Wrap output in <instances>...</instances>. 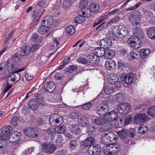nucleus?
Wrapping results in <instances>:
<instances>
[{"label":"nucleus","mask_w":155,"mask_h":155,"mask_svg":"<svg viewBox=\"0 0 155 155\" xmlns=\"http://www.w3.org/2000/svg\"><path fill=\"white\" fill-rule=\"evenodd\" d=\"M114 31H110L108 32L109 38H107L102 40L100 42V45L101 47H97L95 48H113V44L111 39L115 40L117 37V34H116V32L114 30Z\"/></svg>","instance_id":"1"},{"label":"nucleus","mask_w":155,"mask_h":155,"mask_svg":"<svg viewBox=\"0 0 155 155\" xmlns=\"http://www.w3.org/2000/svg\"><path fill=\"white\" fill-rule=\"evenodd\" d=\"M120 78L121 80L124 81L125 83L128 84L135 83L137 80L135 74L133 73L127 74L123 73L120 76Z\"/></svg>","instance_id":"2"},{"label":"nucleus","mask_w":155,"mask_h":155,"mask_svg":"<svg viewBox=\"0 0 155 155\" xmlns=\"http://www.w3.org/2000/svg\"><path fill=\"white\" fill-rule=\"evenodd\" d=\"M101 150L100 145L94 144L88 148L87 153L89 155H100Z\"/></svg>","instance_id":"3"},{"label":"nucleus","mask_w":155,"mask_h":155,"mask_svg":"<svg viewBox=\"0 0 155 155\" xmlns=\"http://www.w3.org/2000/svg\"><path fill=\"white\" fill-rule=\"evenodd\" d=\"M42 148L43 152L48 154H50L53 153L56 149V147L53 144L44 142L42 144Z\"/></svg>","instance_id":"4"},{"label":"nucleus","mask_w":155,"mask_h":155,"mask_svg":"<svg viewBox=\"0 0 155 155\" xmlns=\"http://www.w3.org/2000/svg\"><path fill=\"white\" fill-rule=\"evenodd\" d=\"M130 107L129 103L124 102L121 105H118L117 107V110L121 114H125L130 110Z\"/></svg>","instance_id":"5"},{"label":"nucleus","mask_w":155,"mask_h":155,"mask_svg":"<svg viewBox=\"0 0 155 155\" xmlns=\"http://www.w3.org/2000/svg\"><path fill=\"white\" fill-rule=\"evenodd\" d=\"M148 117L146 114L141 113L137 114L134 118V121L137 124L144 123L148 120Z\"/></svg>","instance_id":"6"},{"label":"nucleus","mask_w":155,"mask_h":155,"mask_svg":"<svg viewBox=\"0 0 155 155\" xmlns=\"http://www.w3.org/2000/svg\"><path fill=\"white\" fill-rule=\"evenodd\" d=\"M116 30V34L120 36L121 38L124 37L128 33L127 28L122 25H119L116 26L114 31Z\"/></svg>","instance_id":"7"},{"label":"nucleus","mask_w":155,"mask_h":155,"mask_svg":"<svg viewBox=\"0 0 155 155\" xmlns=\"http://www.w3.org/2000/svg\"><path fill=\"white\" fill-rule=\"evenodd\" d=\"M109 110V108L107 104H101L97 107L96 112L98 115L103 116H105Z\"/></svg>","instance_id":"8"},{"label":"nucleus","mask_w":155,"mask_h":155,"mask_svg":"<svg viewBox=\"0 0 155 155\" xmlns=\"http://www.w3.org/2000/svg\"><path fill=\"white\" fill-rule=\"evenodd\" d=\"M140 42V40L134 35L131 36L128 38L127 42L130 47L133 48H139L140 47V44H137V41Z\"/></svg>","instance_id":"9"},{"label":"nucleus","mask_w":155,"mask_h":155,"mask_svg":"<svg viewBox=\"0 0 155 155\" xmlns=\"http://www.w3.org/2000/svg\"><path fill=\"white\" fill-rule=\"evenodd\" d=\"M130 22L133 25H137L140 23V18L139 14H134L129 15Z\"/></svg>","instance_id":"10"},{"label":"nucleus","mask_w":155,"mask_h":155,"mask_svg":"<svg viewBox=\"0 0 155 155\" xmlns=\"http://www.w3.org/2000/svg\"><path fill=\"white\" fill-rule=\"evenodd\" d=\"M49 121L51 125L54 127L63 123V117L62 116L58 115L55 118L50 117L49 118Z\"/></svg>","instance_id":"11"},{"label":"nucleus","mask_w":155,"mask_h":155,"mask_svg":"<svg viewBox=\"0 0 155 155\" xmlns=\"http://www.w3.org/2000/svg\"><path fill=\"white\" fill-rule=\"evenodd\" d=\"M25 134L28 137L35 138L38 134V132L36 129L32 128H27L25 130Z\"/></svg>","instance_id":"12"},{"label":"nucleus","mask_w":155,"mask_h":155,"mask_svg":"<svg viewBox=\"0 0 155 155\" xmlns=\"http://www.w3.org/2000/svg\"><path fill=\"white\" fill-rule=\"evenodd\" d=\"M118 117V114L115 111L112 110L107 112L105 116V118L108 121H112L115 120Z\"/></svg>","instance_id":"13"},{"label":"nucleus","mask_w":155,"mask_h":155,"mask_svg":"<svg viewBox=\"0 0 155 155\" xmlns=\"http://www.w3.org/2000/svg\"><path fill=\"white\" fill-rule=\"evenodd\" d=\"M133 35L140 40L145 36V34L143 31L140 28L136 27L133 29Z\"/></svg>","instance_id":"14"},{"label":"nucleus","mask_w":155,"mask_h":155,"mask_svg":"<svg viewBox=\"0 0 155 155\" xmlns=\"http://www.w3.org/2000/svg\"><path fill=\"white\" fill-rule=\"evenodd\" d=\"M21 137V132L16 131L12 133L9 137L8 141L9 142L14 143L18 141Z\"/></svg>","instance_id":"15"},{"label":"nucleus","mask_w":155,"mask_h":155,"mask_svg":"<svg viewBox=\"0 0 155 155\" xmlns=\"http://www.w3.org/2000/svg\"><path fill=\"white\" fill-rule=\"evenodd\" d=\"M95 143L94 139V137H90L87 138L85 140L82 141V145L85 147L88 148L92 146Z\"/></svg>","instance_id":"16"},{"label":"nucleus","mask_w":155,"mask_h":155,"mask_svg":"<svg viewBox=\"0 0 155 155\" xmlns=\"http://www.w3.org/2000/svg\"><path fill=\"white\" fill-rule=\"evenodd\" d=\"M53 23V19L52 17L50 16H47L45 17L41 22V25L48 27L49 28Z\"/></svg>","instance_id":"17"},{"label":"nucleus","mask_w":155,"mask_h":155,"mask_svg":"<svg viewBox=\"0 0 155 155\" xmlns=\"http://www.w3.org/2000/svg\"><path fill=\"white\" fill-rule=\"evenodd\" d=\"M119 80L118 76L116 74H113L110 75V77L107 79V82L111 84H115Z\"/></svg>","instance_id":"18"},{"label":"nucleus","mask_w":155,"mask_h":155,"mask_svg":"<svg viewBox=\"0 0 155 155\" xmlns=\"http://www.w3.org/2000/svg\"><path fill=\"white\" fill-rule=\"evenodd\" d=\"M116 64L114 61L112 59L107 60L106 62L105 67L108 70H110L115 67Z\"/></svg>","instance_id":"19"},{"label":"nucleus","mask_w":155,"mask_h":155,"mask_svg":"<svg viewBox=\"0 0 155 155\" xmlns=\"http://www.w3.org/2000/svg\"><path fill=\"white\" fill-rule=\"evenodd\" d=\"M45 90L49 93L53 92L54 91L55 86L53 81H49L47 82L44 85Z\"/></svg>","instance_id":"20"},{"label":"nucleus","mask_w":155,"mask_h":155,"mask_svg":"<svg viewBox=\"0 0 155 155\" xmlns=\"http://www.w3.org/2000/svg\"><path fill=\"white\" fill-rule=\"evenodd\" d=\"M39 105L38 101L35 99H31L28 102L29 107L33 110H35L37 109Z\"/></svg>","instance_id":"21"},{"label":"nucleus","mask_w":155,"mask_h":155,"mask_svg":"<svg viewBox=\"0 0 155 155\" xmlns=\"http://www.w3.org/2000/svg\"><path fill=\"white\" fill-rule=\"evenodd\" d=\"M112 127V125L110 122L108 123L105 121L100 128V130L102 132H105L111 129Z\"/></svg>","instance_id":"22"},{"label":"nucleus","mask_w":155,"mask_h":155,"mask_svg":"<svg viewBox=\"0 0 155 155\" xmlns=\"http://www.w3.org/2000/svg\"><path fill=\"white\" fill-rule=\"evenodd\" d=\"M81 12L82 13L83 15H79L75 17L74 19L75 22L76 23H83L85 21V16L84 15L85 12L82 11H80L79 13Z\"/></svg>","instance_id":"23"},{"label":"nucleus","mask_w":155,"mask_h":155,"mask_svg":"<svg viewBox=\"0 0 155 155\" xmlns=\"http://www.w3.org/2000/svg\"><path fill=\"white\" fill-rule=\"evenodd\" d=\"M147 34L149 38L155 40V26L150 27L147 31Z\"/></svg>","instance_id":"24"},{"label":"nucleus","mask_w":155,"mask_h":155,"mask_svg":"<svg viewBox=\"0 0 155 155\" xmlns=\"http://www.w3.org/2000/svg\"><path fill=\"white\" fill-rule=\"evenodd\" d=\"M115 52L112 49H107L105 50V58L106 59H112L114 56Z\"/></svg>","instance_id":"25"},{"label":"nucleus","mask_w":155,"mask_h":155,"mask_svg":"<svg viewBox=\"0 0 155 155\" xmlns=\"http://www.w3.org/2000/svg\"><path fill=\"white\" fill-rule=\"evenodd\" d=\"M50 30V28L48 27L41 25L38 27V31L40 34L45 35L49 33Z\"/></svg>","instance_id":"26"},{"label":"nucleus","mask_w":155,"mask_h":155,"mask_svg":"<svg viewBox=\"0 0 155 155\" xmlns=\"http://www.w3.org/2000/svg\"><path fill=\"white\" fill-rule=\"evenodd\" d=\"M79 124L81 126L86 127L89 124L88 118L85 117H80L78 120Z\"/></svg>","instance_id":"27"},{"label":"nucleus","mask_w":155,"mask_h":155,"mask_svg":"<svg viewBox=\"0 0 155 155\" xmlns=\"http://www.w3.org/2000/svg\"><path fill=\"white\" fill-rule=\"evenodd\" d=\"M130 56L133 59H136L140 56V51H139L137 49H132L130 52Z\"/></svg>","instance_id":"28"},{"label":"nucleus","mask_w":155,"mask_h":155,"mask_svg":"<svg viewBox=\"0 0 155 155\" xmlns=\"http://www.w3.org/2000/svg\"><path fill=\"white\" fill-rule=\"evenodd\" d=\"M108 137L107 133H104L102 134L101 136V144L108 145L110 144L109 140L108 138Z\"/></svg>","instance_id":"29"},{"label":"nucleus","mask_w":155,"mask_h":155,"mask_svg":"<svg viewBox=\"0 0 155 155\" xmlns=\"http://www.w3.org/2000/svg\"><path fill=\"white\" fill-rule=\"evenodd\" d=\"M81 130L80 126L77 124L72 126L71 132L74 134L78 135L81 133Z\"/></svg>","instance_id":"30"},{"label":"nucleus","mask_w":155,"mask_h":155,"mask_svg":"<svg viewBox=\"0 0 155 155\" xmlns=\"http://www.w3.org/2000/svg\"><path fill=\"white\" fill-rule=\"evenodd\" d=\"M31 40L37 43L41 42L43 40V38L41 36H38V35L36 33H33L31 36Z\"/></svg>","instance_id":"31"},{"label":"nucleus","mask_w":155,"mask_h":155,"mask_svg":"<svg viewBox=\"0 0 155 155\" xmlns=\"http://www.w3.org/2000/svg\"><path fill=\"white\" fill-rule=\"evenodd\" d=\"M12 127L9 126H4L1 129V132L6 134L8 137L10 132L12 130Z\"/></svg>","instance_id":"32"},{"label":"nucleus","mask_w":155,"mask_h":155,"mask_svg":"<svg viewBox=\"0 0 155 155\" xmlns=\"http://www.w3.org/2000/svg\"><path fill=\"white\" fill-rule=\"evenodd\" d=\"M55 132L58 134H63L66 132V127L64 125L58 126L55 128Z\"/></svg>","instance_id":"33"},{"label":"nucleus","mask_w":155,"mask_h":155,"mask_svg":"<svg viewBox=\"0 0 155 155\" xmlns=\"http://www.w3.org/2000/svg\"><path fill=\"white\" fill-rule=\"evenodd\" d=\"M47 133L49 135L51 136V140L53 141L55 139V128H49L47 130Z\"/></svg>","instance_id":"34"},{"label":"nucleus","mask_w":155,"mask_h":155,"mask_svg":"<svg viewBox=\"0 0 155 155\" xmlns=\"http://www.w3.org/2000/svg\"><path fill=\"white\" fill-rule=\"evenodd\" d=\"M148 128L147 125L142 124L139 127L138 133L141 135H143L147 133L148 131Z\"/></svg>","instance_id":"35"},{"label":"nucleus","mask_w":155,"mask_h":155,"mask_svg":"<svg viewBox=\"0 0 155 155\" xmlns=\"http://www.w3.org/2000/svg\"><path fill=\"white\" fill-rule=\"evenodd\" d=\"M105 49H94V51L95 55L99 58L104 56L105 57Z\"/></svg>","instance_id":"36"},{"label":"nucleus","mask_w":155,"mask_h":155,"mask_svg":"<svg viewBox=\"0 0 155 155\" xmlns=\"http://www.w3.org/2000/svg\"><path fill=\"white\" fill-rule=\"evenodd\" d=\"M107 134L110 142H113L117 140L118 136L113 132L110 131Z\"/></svg>","instance_id":"37"},{"label":"nucleus","mask_w":155,"mask_h":155,"mask_svg":"<svg viewBox=\"0 0 155 155\" xmlns=\"http://www.w3.org/2000/svg\"><path fill=\"white\" fill-rule=\"evenodd\" d=\"M9 142L8 140H1L0 141V150L3 151L9 145Z\"/></svg>","instance_id":"38"},{"label":"nucleus","mask_w":155,"mask_h":155,"mask_svg":"<svg viewBox=\"0 0 155 155\" xmlns=\"http://www.w3.org/2000/svg\"><path fill=\"white\" fill-rule=\"evenodd\" d=\"M67 34L69 36L73 35L75 32V28L72 25L68 26L66 28Z\"/></svg>","instance_id":"39"},{"label":"nucleus","mask_w":155,"mask_h":155,"mask_svg":"<svg viewBox=\"0 0 155 155\" xmlns=\"http://www.w3.org/2000/svg\"><path fill=\"white\" fill-rule=\"evenodd\" d=\"M125 97L124 94L122 92L118 93L116 96V100L118 102H121L124 101Z\"/></svg>","instance_id":"40"},{"label":"nucleus","mask_w":155,"mask_h":155,"mask_svg":"<svg viewBox=\"0 0 155 155\" xmlns=\"http://www.w3.org/2000/svg\"><path fill=\"white\" fill-rule=\"evenodd\" d=\"M99 9V6L95 4H92L89 7V9L90 11L93 12H97Z\"/></svg>","instance_id":"41"},{"label":"nucleus","mask_w":155,"mask_h":155,"mask_svg":"<svg viewBox=\"0 0 155 155\" xmlns=\"http://www.w3.org/2000/svg\"><path fill=\"white\" fill-rule=\"evenodd\" d=\"M104 91L106 94H110L114 92V89L111 86L107 85L105 87Z\"/></svg>","instance_id":"42"},{"label":"nucleus","mask_w":155,"mask_h":155,"mask_svg":"<svg viewBox=\"0 0 155 155\" xmlns=\"http://www.w3.org/2000/svg\"><path fill=\"white\" fill-rule=\"evenodd\" d=\"M140 56L141 58H144L150 53V49H140Z\"/></svg>","instance_id":"43"},{"label":"nucleus","mask_w":155,"mask_h":155,"mask_svg":"<svg viewBox=\"0 0 155 155\" xmlns=\"http://www.w3.org/2000/svg\"><path fill=\"white\" fill-rule=\"evenodd\" d=\"M105 120L103 118H97L94 121V123L98 126L102 125L104 123Z\"/></svg>","instance_id":"44"},{"label":"nucleus","mask_w":155,"mask_h":155,"mask_svg":"<svg viewBox=\"0 0 155 155\" xmlns=\"http://www.w3.org/2000/svg\"><path fill=\"white\" fill-rule=\"evenodd\" d=\"M93 105V103L91 101L88 102L82 105V109L85 110H89Z\"/></svg>","instance_id":"45"},{"label":"nucleus","mask_w":155,"mask_h":155,"mask_svg":"<svg viewBox=\"0 0 155 155\" xmlns=\"http://www.w3.org/2000/svg\"><path fill=\"white\" fill-rule=\"evenodd\" d=\"M11 75L13 77V78L15 79V83L18 82L20 79L21 75L18 73L15 72L13 73L12 74H11Z\"/></svg>","instance_id":"46"},{"label":"nucleus","mask_w":155,"mask_h":155,"mask_svg":"<svg viewBox=\"0 0 155 155\" xmlns=\"http://www.w3.org/2000/svg\"><path fill=\"white\" fill-rule=\"evenodd\" d=\"M147 113L149 116H155V106L149 107L147 111Z\"/></svg>","instance_id":"47"},{"label":"nucleus","mask_w":155,"mask_h":155,"mask_svg":"<svg viewBox=\"0 0 155 155\" xmlns=\"http://www.w3.org/2000/svg\"><path fill=\"white\" fill-rule=\"evenodd\" d=\"M62 5L64 9L68 8L71 6V1L70 0H64L63 2Z\"/></svg>","instance_id":"48"},{"label":"nucleus","mask_w":155,"mask_h":155,"mask_svg":"<svg viewBox=\"0 0 155 155\" xmlns=\"http://www.w3.org/2000/svg\"><path fill=\"white\" fill-rule=\"evenodd\" d=\"M55 139L53 141V142L56 143L58 144L61 143L63 140L62 135L61 134H57L56 136L55 135Z\"/></svg>","instance_id":"49"},{"label":"nucleus","mask_w":155,"mask_h":155,"mask_svg":"<svg viewBox=\"0 0 155 155\" xmlns=\"http://www.w3.org/2000/svg\"><path fill=\"white\" fill-rule=\"evenodd\" d=\"M7 66L5 63H2L0 64V75L4 74L6 72Z\"/></svg>","instance_id":"50"},{"label":"nucleus","mask_w":155,"mask_h":155,"mask_svg":"<svg viewBox=\"0 0 155 155\" xmlns=\"http://www.w3.org/2000/svg\"><path fill=\"white\" fill-rule=\"evenodd\" d=\"M69 144L70 148L74 149L78 145V142L76 140H72L70 141Z\"/></svg>","instance_id":"51"},{"label":"nucleus","mask_w":155,"mask_h":155,"mask_svg":"<svg viewBox=\"0 0 155 155\" xmlns=\"http://www.w3.org/2000/svg\"><path fill=\"white\" fill-rule=\"evenodd\" d=\"M12 61L14 62H19L20 59V54L18 53H15L12 56Z\"/></svg>","instance_id":"52"},{"label":"nucleus","mask_w":155,"mask_h":155,"mask_svg":"<svg viewBox=\"0 0 155 155\" xmlns=\"http://www.w3.org/2000/svg\"><path fill=\"white\" fill-rule=\"evenodd\" d=\"M79 113L77 111H72L70 114V117L71 118L75 119L78 118L79 116Z\"/></svg>","instance_id":"53"},{"label":"nucleus","mask_w":155,"mask_h":155,"mask_svg":"<svg viewBox=\"0 0 155 155\" xmlns=\"http://www.w3.org/2000/svg\"><path fill=\"white\" fill-rule=\"evenodd\" d=\"M88 3L87 0H81L80 3V7L81 9L85 8L87 6Z\"/></svg>","instance_id":"54"},{"label":"nucleus","mask_w":155,"mask_h":155,"mask_svg":"<svg viewBox=\"0 0 155 155\" xmlns=\"http://www.w3.org/2000/svg\"><path fill=\"white\" fill-rule=\"evenodd\" d=\"M95 130V127L93 125H90L87 128V132L89 135H92Z\"/></svg>","instance_id":"55"},{"label":"nucleus","mask_w":155,"mask_h":155,"mask_svg":"<svg viewBox=\"0 0 155 155\" xmlns=\"http://www.w3.org/2000/svg\"><path fill=\"white\" fill-rule=\"evenodd\" d=\"M77 67L74 65H71L66 69V71L68 72L71 73L72 71L77 69Z\"/></svg>","instance_id":"56"},{"label":"nucleus","mask_w":155,"mask_h":155,"mask_svg":"<svg viewBox=\"0 0 155 155\" xmlns=\"http://www.w3.org/2000/svg\"><path fill=\"white\" fill-rule=\"evenodd\" d=\"M29 49H21L20 52V54L21 56H25L28 55L30 52L31 51ZM31 50V49H30Z\"/></svg>","instance_id":"57"},{"label":"nucleus","mask_w":155,"mask_h":155,"mask_svg":"<svg viewBox=\"0 0 155 155\" xmlns=\"http://www.w3.org/2000/svg\"><path fill=\"white\" fill-rule=\"evenodd\" d=\"M19 120L18 118L17 117H13L11 119V123L14 126L18 125V121Z\"/></svg>","instance_id":"58"},{"label":"nucleus","mask_w":155,"mask_h":155,"mask_svg":"<svg viewBox=\"0 0 155 155\" xmlns=\"http://www.w3.org/2000/svg\"><path fill=\"white\" fill-rule=\"evenodd\" d=\"M12 83L11 82L7 81L6 86L4 91V93H6L12 87Z\"/></svg>","instance_id":"59"},{"label":"nucleus","mask_w":155,"mask_h":155,"mask_svg":"<svg viewBox=\"0 0 155 155\" xmlns=\"http://www.w3.org/2000/svg\"><path fill=\"white\" fill-rule=\"evenodd\" d=\"M123 141L125 143L130 145L131 144L134 145V143H133L132 140L128 137H126V138H124L123 139Z\"/></svg>","instance_id":"60"},{"label":"nucleus","mask_w":155,"mask_h":155,"mask_svg":"<svg viewBox=\"0 0 155 155\" xmlns=\"http://www.w3.org/2000/svg\"><path fill=\"white\" fill-rule=\"evenodd\" d=\"M8 71L10 72L14 73L15 72V68L14 67V64H9L8 67Z\"/></svg>","instance_id":"61"},{"label":"nucleus","mask_w":155,"mask_h":155,"mask_svg":"<svg viewBox=\"0 0 155 155\" xmlns=\"http://www.w3.org/2000/svg\"><path fill=\"white\" fill-rule=\"evenodd\" d=\"M78 61L79 63L83 64H86L88 63V61L86 59L81 57L79 58Z\"/></svg>","instance_id":"62"},{"label":"nucleus","mask_w":155,"mask_h":155,"mask_svg":"<svg viewBox=\"0 0 155 155\" xmlns=\"http://www.w3.org/2000/svg\"><path fill=\"white\" fill-rule=\"evenodd\" d=\"M142 4V3L140 2H139L137 4H136L135 5L129 8H128L127 10V11H131L134 10L135 9H136L139 6H140Z\"/></svg>","instance_id":"63"},{"label":"nucleus","mask_w":155,"mask_h":155,"mask_svg":"<svg viewBox=\"0 0 155 155\" xmlns=\"http://www.w3.org/2000/svg\"><path fill=\"white\" fill-rule=\"evenodd\" d=\"M142 4V3L140 2H139L137 4H136L135 5L129 8H128L127 10V11H131L134 10L135 9H136L139 6H140Z\"/></svg>","instance_id":"64"}]
</instances>
